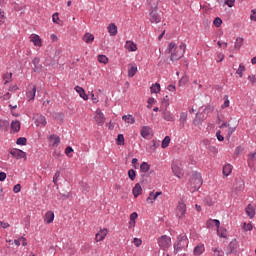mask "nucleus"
<instances>
[{"label":"nucleus","mask_w":256,"mask_h":256,"mask_svg":"<svg viewBox=\"0 0 256 256\" xmlns=\"http://www.w3.org/2000/svg\"><path fill=\"white\" fill-rule=\"evenodd\" d=\"M189 245V239H187V235L180 234L177 237V242L174 243V255H177L179 251H183L184 248Z\"/></svg>","instance_id":"nucleus-1"},{"label":"nucleus","mask_w":256,"mask_h":256,"mask_svg":"<svg viewBox=\"0 0 256 256\" xmlns=\"http://www.w3.org/2000/svg\"><path fill=\"white\" fill-rule=\"evenodd\" d=\"M190 182L195 191H199V189H201V185H203V178L201 177V173L193 172Z\"/></svg>","instance_id":"nucleus-2"},{"label":"nucleus","mask_w":256,"mask_h":256,"mask_svg":"<svg viewBox=\"0 0 256 256\" xmlns=\"http://www.w3.org/2000/svg\"><path fill=\"white\" fill-rule=\"evenodd\" d=\"M158 245L163 251H167L171 247V237L162 235L158 238Z\"/></svg>","instance_id":"nucleus-3"},{"label":"nucleus","mask_w":256,"mask_h":256,"mask_svg":"<svg viewBox=\"0 0 256 256\" xmlns=\"http://www.w3.org/2000/svg\"><path fill=\"white\" fill-rule=\"evenodd\" d=\"M10 155L15 159H27V153L17 148L10 150Z\"/></svg>","instance_id":"nucleus-4"},{"label":"nucleus","mask_w":256,"mask_h":256,"mask_svg":"<svg viewBox=\"0 0 256 256\" xmlns=\"http://www.w3.org/2000/svg\"><path fill=\"white\" fill-rule=\"evenodd\" d=\"M185 213H187V205L185 202L180 201L177 205V216L179 219H183V217H185Z\"/></svg>","instance_id":"nucleus-5"},{"label":"nucleus","mask_w":256,"mask_h":256,"mask_svg":"<svg viewBox=\"0 0 256 256\" xmlns=\"http://www.w3.org/2000/svg\"><path fill=\"white\" fill-rule=\"evenodd\" d=\"M94 119L98 125H103L105 123V114L98 108Z\"/></svg>","instance_id":"nucleus-6"},{"label":"nucleus","mask_w":256,"mask_h":256,"mask_svg":"<svg viewBox=\"0 0 256 256\" xmlns=\"http://www.w3.org/2000/svg\"><path fill=\"white\" fill-rule=\"evenodd\" d=\"M158 10H150V22L161 23V15L157 13Z\"/></svg>","instance_id":"nucleus-7"},{"label":"nucleus","mask_w":256,"mask_h":256,"mask_svg":"<svg viewBox=\"0 0 256 256\" xmlns=\"http://www.w3.org/2000/svg\"><path fill=\"white\" fill-rule=\"evenodd\" d=\"M205 119H207V116L203 115V113H196V116L193 120V125H202Z\"/></svg>","instance_id":"nucleus-8"},{"label":"nucleus","mask_w":256,"mask_h":256,"mask_svg":"<svg viewBox=\"0 0 256 256\" xmlns=\"http://www.w3.org/2000/svg\"><path fill=\"white\" fill-rule=\"evenodd\" d=\"M160 195H163V192L161 191H158L156 193L150 192L149 196L146 199L147 203H150V204L155 203V201H157V197H159Z\"/></svg>","instance_id":"nucleus-9"},{"label":"nucleus","mask_w":256,"mask_h":256,"mask_svg":"<svg viewBox=\"0 0 256 256\" xmlns=\"http://www.w3.org/2000/svg\"><path fill=\"white\" fill-rule=\"evenodd\" d=\"M52 147H59V143H61V138L55 134H52L48 138Z\"/></svg>","instance_id":"nucleus-10"},{"label":"nucleus","mask_w":256,"mask_h":256,"mask_svg":"<svg viewBox=\"0 0 256 256\" xmlns=\"http://www.w3.org/2000/svg\"><path fill=\"white\" fill-rule=\"evenodd\" d=\"M30 41L34 43L35 47H43V43L41 41V37L37 34H32L30 36Z\"/></svg>","instance_id":"nucleus-11"},{"label":"nucleus","mask_w":256,"mask_h":256,"mask_svg":"<svg viewBox=\"0 0 256 256\" xmlns=\"http://www.w3.org/2000/svg\"><path fill=\"white\" fill-rule=\"evenodd\" d=\"M140 135L143 137V139H148L151 135V127L143 126L140 130Z\"/></svg>","instance_id":"nucleus-12"},{"label":"nucleus","mask_w":256,"mask_h":256,"mask_svg":"<svg viewBox=\"0 0 256 256\" xmlns=\"http://www.w3.org/2000/svg\"><path fill=\"white\" fill-rule=\"evenodd\" d=\"M185 54H183V51L181 50H175V52H173L171 54V57H170V61H179V59H181Z\"/></svg>","instance_id":"nucleus-13"},{"label":"nucleus","mask_w":256,"mask_h":256,"mask_svg":"<svg viewBox=\"0 0 256 256\" xmlns=\"http://www.w3.org/2000/svg\"><path fill=\"white\" fill-rule=\"evenodd\" d=\"M35 123L37 127H45V125H47V119L45 118V116L39 115L37 116Z\"/></svg>","instance_id":"nucleus-14"},{"label":"nucleus","mask_w":256,"mask_h":256,"mask_svg":"<svg viewBox=\"0 0 256 256\" xmlns=\"http://www.w3.org/2000/svg\"><path fill=\"white\" fill-rule=\"evenodd\" d=\"M132 193L136 199L137 197H139V195H141V193H143V188L141 187L140 183L135 184V186L132 189Z\"/></svg>","instance_id":"nucleus-15"},{"label":"nucleus","mask_w":256,"mask_h":256,"mask_svg":"<svg viewBox=\"0 0 256 256\" xmlns=\"http://www.w3.org/2000/svg\"><path fill=\"white\" fill-rule=\"evenodd\" d=\"M172 172L179 179H181V177L183 176V170L177 164H172Z\"/></svg>","instance_id":"nucleus-16"},{"label":"nucleus","mask_w":256,"mask_h":256,"mask_svg":"<svg viewBox=\"0 0 256 256\" xmlns=\"http://www.w3.org/2000/svg\"><path fill=\"white\" fill-rule=\"evenodd\" d=\"M107 233H108L107 228H104L103 230H101L100 232H98V233L96 234L95 240H96L97 242L103 241V239H105V237H107Z\"/></svg>","instance_id":"nucleus-17"},{"label":"nucleus","mask_w":256,"mask_h":256,"mask_svg":"<svg viewBox=\"0 0 256 256\" xmlns=\"http://www.w3.org/2000/svg\"><path fill=\"white\" fill-rule=\"evenodd\" d=\"M75 91L77 93H79V96L84 99V101H87L89 99V96H87V94L85 93V89H83V87L81 86H76L75 87Z\"/></svg>","instance_id":"nucleus-18"},{"label":"nucleus","mask_w":256,"mask_h":256,"mask_svg":"<svg viewBox=\"0 0 256 256\" xmlns=\"http://www.w3.org/2000/svg\"><path fill=\"white\" fill-rule=\"evenodd\" d=\"M11 130L14 131V133H19V131H21V122L19 120L12 121Z\"/></svg>","instance_id":"nucleus-19"},{"label":"nucleus","mask_w":256,"mask_h":256,"mask_svg":"<svg viewBox=\"0 0 256 256\" xmlns=\"http://www.w3.org/2000/svg\"><path fill=\"white\" fill-rule=\"evenodd\" d=\"M195 256H199V255H203V253H205V245L203 244H199L194 248L193 251Z\"/></svg>","instance_id":"nucleus-20"},{"label":"nucleus","mask_w":256,"mask_h":256,"mask_svg":"<svg viewBox=\"0 0 256 256\" xmlns=\"http://www.w3.org/2000/svg\"><path fill=\"white\" fill-rule=\"evenodd\" d=\"M54 220H55V213H53V211H48L45 214L46 223L49 225L50 223H53Z\"/></svg>","instance_id":"nucleus-21"},{"label":"nucleus","mask_w":256,"mask_h":256,"mask_svg":"<svg viewBox=\"0 0 256 256\" xmlns=\"http://www.w3.org/2000/svg\"><path fill=\"white\" fill-rule=\"evenodd\" d=\"M147 3L150 7V11L159 10V0H147Z\"/></svg>","instance_id":"nucleus-22"},{"label":"nucleus","mask_w":256,"mask_h":256,"mask_svg":"<svg viewBox=\"0 0 256 256\" xmlns=\"http://www.w3.org/2000/svg\"><path fill=\"white\" fill-rule=\"evenodd\" d=\"M245 211L250 219H253V217H255V208L253 207V205L249 204L246 207Z\"/></svg>","instance_id":"nucleus-23"},{"label":"nucleus","mask_w":256,"mask_h":256,"mask_svg":"<svg viewBox=\"0 0 256 256\" xmlns=\"http://www.w3.org/2000/svg\"><path fill=\"white\" fill-rule=\"evenodd\" d=\"M107 29L111 37H115V35H117V25H115V23L109 24Z\"/></svg>","instance_id":"nucleus-24"},{"label":"nucleus","mask_w":256,"mask_h":256,"mask_svg":"<svg viewBox=\"0 0 256 256\" xmlns=\"http://www.w3.org/2000/svg\"><path fill=\"white\" fill-rule=\"evenodd\" d=\"M233 171V166L231 164H226L223 166V175L229 177L230 173Z\"/></svg>","instance_id":"nucleus-25"},{"label":"nucleus","mask_w":256,"mask_h":256,"mask_svg":"<svg viewBox=\"0 0 256 256\" xmlns=\"http://www.w3.org/2000/svg\"><path fill=\"white\" fill-rule=\"evenodd\" d=\"M93 41H95V36L89 32H87L84 36H83V42L84 43H93Z\"/></svg>","instance_id":"nucleus-26"},{"label":"nucleus","mask_w":256,"mask_h":256,"mask_svg":"<svg viewBox=\"0 0 256 256\" xmlns=\"http://www.w3.org/2000/svg\"><path fill=\"white\" fill-rule=\"evenodd\" d=\"M32 63H33V65H34V67H33L34 73H37V71H41V66H39V63H41V59L35 57V58L32 60Z\"/></svg>","instance_id":"nucleus-27"},{"label":"nucleus","mask_w":256,"mask_h":256,"mask_svg":"<svg viewBox=\"0 0 256 256\" xmlns=\"http://www.w3.org/2000/svg\"><path fill=\"white\" fill-rule=\"evenodd\" d=\"M228 248L230 249L226 255H231V253H237V244L234 241H231L228 245Z\"/></svg>","instance_id":"nucleus-28"},{"label":"nucleus","mask_w":256,"mask_h":256,"mask_svg":"<svg viewBox=\"0 0 256 256\" xmlns=\"http://www.w3.org/2000/svg\"><path fill=\"white\" fill-rule=\"evenodd\" d=\"M125 48L133 52L137 50V44H135L133 41H127Z\"/></svg>","instance_id":"nucleus-29"},{"label":"nucleus","mask_w":256,"mask_h":256,"mask_svg":"<svg viewBox=\"0 0 256 256\" xmlns=\"http://www.w3.org/2000/svg\"><path fill=\"white\" fill-rule=\"evenodd\" d=\"M122 119L125 121V123H129L130 125L135 123V117H133L131 114L122 116Z\"/></svg>","instance_id":"nucleus-30"},{"label":"nucleus","mask_w":256,"mask_h":256,"mask_svg":"<svg viewBox=\"0 0 256 256\" xmlns=\"http://www.w3.org/2000/svg\"><path fill=\"white\" fill-rule=\"evenodd\" d=\"M37 93V86H33L32 90L27 92V97L30 99V101H33L35 99V95Z\"/></svg>","instance_id":"nucleus-31"},{"label":"nucleus","mask_w":256,"mask_h":256,"mask_svg":"<svg viewBox=\"0 0 256 256\" xmlns=\"http://www.w3.org/2000/svg\"><path fill=\"white\" fill-rule=\"evenodd\" d=\"M149 169H151V165H149V163H147V162H143V163L140 165V171H141V173H147V172H149Z\"/></svg>","instance_id":"nucleus-32"},{"label":"nucleus","mask_w":256,"mask_h":256,"mask_svg":"<svg viewBox=\"0 0 256 256\" xmlns=\"http://www.w3.org/2000/svg\"><path fill=\"white\" fill-rule=\"evenodd\" d=\"M169 143H171V137L165 136L161 144L162 149H167V147H169Z\"/></svg>","instance_id":"nucleus-33"},{"label":"nucleus","mask_w":256,"mask_h":256,"mask_svg":"<svg viewBox=\"0 0 256 256\" xmlns=\"http://www.w3.org/2000/svg\"><path fill=\"white\" fill-rule=\"evenodd\" d=\"M2 78L5 81L4 85H7V83H9V81H11V79H13V73L7 72V73L3 74Z\"/></svg>","instance_id":"nucleus-34"},{"label":"nucleus","mask_w":256,"mask_h":256,"mask_svg":"<svg viewBox=\"0 0 256 256\" xmlns=\"http://www.w3.org/2000/svg\"><path fill=\"white\" fill-rule=\"evenodd\" d=\"M136 73H137V65H132L128 69V77H135Z\"/></svg>","instance_id":"nucleus-35"},{"label":"nucleus","mask_w":256,"mask_h":256,"mask_svg":"<svg viewBox=\"0 0 256 256\" xmlns=\"http://www.w3.org/2000/svg\"><path fill=\"white\" fill-rule=\"evenodd\" d=\"M163 119H165V121H174L173 115L169 111H164Z\"/></svg>","instance_id":"nucleus-36"},{"label":"nucleus","mask_w":256,"mask_h":256,"mask_svg":"<svg viewBox=\"0 0 256 256\" xmlns=\"http://www.w3.org/2000/svg\"><path fill=\"white\" fill-rule=\"evenodd\" d=\"M151 93H157V91H161V84L155 83L150 87Z\"/></svg>","instance_id":"nucleus-37"},{"label":"nucleus","mask_w":256,"mask_h":256,"mask_svg":"<svg viewBox=\"0 0 256 256\" xmlns=\"http://www.w3.org/2000/svg\"><path fill=\"white\" fill-rule=\"evenodd\" d=\"M98 61L99 63H103L104 65H107V63H109V58H107V56L105 55H98Z\"/></svg>","instance_id":"nucleus-38"},{"label":"nucleus","mask_w":256,"mask_h":256,"mask_svg":"<svg viewBox=\"0 0 256 256\" xmlns=\"http://www.w3.org/2000/svg\"><path fill=\"white\" fill-rule=\"evenodd\" d=\"M116 143L117 145H125V136H123V134H118Z\"/></svg>","instance_id":"nucleus-39"},{"label":"nucleus","mask_w":256,"mask_h":256,"mask_svg":"<svg viewBox=\"0 0 256 256\" xmlns=\"http://www.w3.org/2000/svg\"><path fill=\"white\" fill-rule=\"evenodd\" d=\"M128 177L131 181H135L136 177H137V172L134 169H130L128 171Z\"/></svg>","instance_id":"nucleus-40"},{"label":"nucleus","mask_w":256,"mask_h":256,"mask_svg":"<svg viewBox=\"0 0 256 256\" xmlns=\"http://www.w3.org/2000/svg\"><path fill=\"white\" fill-rule=\"evenodd\" d=\"M243 47V38L238 37L235 42V49H241Z\"/></svg>","instance_id":"nucleus-41"},{"label":"nucleus","mask_w":256,"mask_h":256,"mask_svg":"<svg viewBox=\"0 0 256 256\" xmlns=\"http://www.w3.org/2000/svg\"><path fill=\"white\" fill-rule=\"evenodd\" d=\"M242 229H243V231H253V224H251V223L247 224L246 222H244Z\"/></svg>","instance_id":"nucleus-42"},{"label":"nucleus","mask_w":256,"mask_h":256,"mask_svg":"<svg viewBox=\"0 0 256 256\" xmlns=\"http://www.w3.org/2000/svg\"><path fill=\"white\" fill-rule=\"evenodd\" d=\"M236 73H237V75H239V77H243V73H245V65L240 64Z\"/></svg>","instance_id":"nucleus-43"},{"label":"nucleus","mask_w":256,"mask_h":256,"mask_svg":"<svg viewBox=\"0 0 256 256\" xmlns=\"http://www.w3.org/2000/svg\"><path fill=\"white\" fill-rule=\"evenodd\" d=\"M0 128L7 131V129H9V121L0 120Z\"/></svg>","instance_id":"nucleus-44"},{"label":"nucleus","mask_w":256,"mask_h":256,"mask_svg":"<svg viewBox=\"0 0 256 256\" xmlns=\"http://www.w3.org/2000/svg\"><path fill=\"white\" fill-rule=\"evenodd\" d=\"M213 25L219 28L221 25H223V20L220 17H216L213 21Z\"/></svg>","instance_id":"nucleus-45"},{"label":"nucleus","mask_w":256,"mask_h":256,"mask_svg":"<svg viewBox=\"0 0 256 256\" xmlns=\"http://www.w3.org/2000/svg\"><path fill=\"white\" fill-rule=\"evenodd\" d=\"M173 49L177 50V44H175V42L169 43L167 52L168 53H173Z\"/></svg>","instance_id":"nucleus-46"},{"label":"nucleus","mask_w":256,"mask_h":256,"mask_svg":"<svg viewBox=\"0 0 256 256\" xmlns=\"http://www.w3.org/2000/svg\"><path fill=\"white\" fill-rule=\"evenodd\" d=\"M213 111H215V107L211 106V105H207L205 108H204V113L206 115H209V113H213Z\"/></svg>","instance_id":"nucleus-47"},{"label":"nucleus","mask_w":256,"mask_h":256,"mask_svg":"<svg viewBox=\"0 0 256 256\" xmlns=\"http://www.w3.org/2000/svg\"><path fill=\"white\" fill-rule=\"evenodd\" d=\"M17 145H27V138L25 137H20L16 140Z\"/></svg>","instance_id":"nucleus-48"},{"label":"nucleus","mask_w":256,"mask_h":256,"mask_svg":"<svg viewBox=\"0 0 256 256\" xmlns=\"http://www.w3.org/2000/svg\"><path fill=\"white\" fill-rule=\"evenodd\" d=\"M229 96L228 95H225L224 96V103L223 105L221 106V109H227V107H229Z\"/></svg>","instance_id":"nucleus-49"},{"label":"nucleus","mask_w":256,"mask_h":256,"mask_svg":"<svg viewBox=\"0 0 256 256\" xmlns=\"http://www.w3.org/2000/svg\"><path fill=\"white\" fill-rule=\"evenodd\" d=\"M137 217H139V215L137 214V212H133V213L130 215V224L135 225V219H137Z\"/></svg>","instance_id":"nucleus-50"},{"label":"nucleus","mask_w":256,"mask_h":256,"mask_svg":"<svg viewBox=\"0 0 256 256\" xmlns=\"http://www.w3.org/2000/svg\"><path fill=\"white\" fill-rule=\"evenodd\" d=\"M59 177H61V171H56V173L54 174V177H53V183L54 185H57V181L59 180Z\"/></svg>","instance_id":"nucleus-51"},{"label":"nucleus","mask_w":256,"mask_h":256,"mask_svg":"<svg viewBox=\"0 0 256 256\" xmlns=\"http://www.w3.org/2000/svg\"><path fill=\"white\" fill-rule=\"evenodd\" d=\"M228 133H227V136H226V139H231V135H233V133H235V127H228Z\"/></svg>","instance_id":"nucleus-52"},{"label":"nucleus","mask_w":256,"mask_h":256,"mask_svg":"<svg viewBox=\"0 0 256 256\" xmlns=\"http://www.w3.org/2000/svg\"><path fill=\"white\" fill-rule=\"evenodd\" d=\"M180 121L183 123V125H185V121H187V112H181Z\"/></svg>","instance_id":"nucleus-53"},{"label":"nucleus","mask_w":256,"mask_h":256,"mask_svg":"<svg viewBox=\"0 0 256 256\" xmlns=\"http://www.w3.org/2000/svg\"><path fill=\"white\" fill-rule=\"evenodd\" d=\"M163 107H169V96H165L162 100Z\"/></svg>","instance_id":"nucleus-54"},{"label":"nucleus","mask_w":256,"mask_h":256,"mask_svg":"<svg viewBox=\"0 0 256 256\" xmlns=\"http://www.w3.org/2000/svg\"><path fill=\"white\" fill-rule=\"evenodd\" d=\"M216 137H217L218 141H225V137H223V135H221V130H218L216 132Z\"/></svg>","instance_id":"nucleus-55"},{"label":"nucleus","mask_w":256,"mask_h":256,"mask_svg":"<svg viewBox=\"0 0 256 256\" xmlns=\"http://www.w3.org/2000/svg\"><path fill=\"white\" fill-rule=\"evenodd\" d=\"M133 243L137 247H141V244L143 243V241L141 239H139V238H134Z\"/></svg>","instance_id":"nucleus-56"},{"label":"nucleus","mask_w":256,"mask_h":256,"mask_svg":"<svg viewBox=\"0 0 256 256\" xmlns=\"http://www.w3.org/2000/svg\"><path fill=\"white\" fill-rule=\"evenodd\" d=\"M52 21L53 23H59V13L56 12L52 15Z\"/></svg>","instance_id":"nucleus-57"},{"label":"nucleus","mask_w":256,"mask_h":256,"mask_svg":"<svg viewBox=\"0 0 256 256\" xmlns=\"http://www.w3.org/2000/svg\"><path fill=\"white\" fill-rule=\"evenodd\" d=\"M248 81H250V83H252V85H255V83H256V76L255 75H249L248 76Z\"/></svg>","instance_id":"nucleus-58"},{"label":"nucleus","mask_w":256,"mask_h":256,"mask_svg":"<svg viewBox=\"0 0 256 256\" xmlns=\"http://www.w3.org/2000/svg\"><path fill=\"white\" fill-rule=\"evenodd\" d=\"M71 153H73V147L68 146L65 149V154L69 157V155H71Z\"/></svg>","instance_id":"nucleus-59"},{"label":"nucleus","mask_w":256,"mask_h":256,"mask_svg":"<svg viewBox=\"0 0 256 256\" xmlns=\"http://www.w3.org/2000/svg\"><path fill=\"white\" fill-rule=\"evenodd\" d=\"M212 251L216 256H223V251H219L217 248H212Z\"/></svg>","instance_id":"nucleus-60"},{"label":"nucleus","mask_w":256,"mask_h":256,"mask_svg":"<svg viewBox=\"0 0 256 256\" xmlns=\"http://www.w3.org/2000/svg\"><path fill=\"white\" fill-rule=\"evenodd\" d=\"M21 191V184H16L13 188L14 193H19Z\"/></svg>","instance_id":"nucleus-61"},{"label":"nucleus","mask_w":256,"mask_h":256,"mask_svg":"<svg viewBox=\"0 0 256 256\" xmlns=\"http://www.w3.org/2000/svg\"><path fill=\"white\" fill-rule=\"evenodd\" d=\"M225 5L233 7L235 5V0H225Z\"/></svg>","instance_id":"nucleus-62"},{"label":"nucleus","mask_w":256,"mask_h":256,"mask_svg":"<svg viewBox=\"0 0 256 256\" xmlns=\"http://www.w3.org/2000/svg\"><path fill=\"white\" fill-rule=\"evenodd\" d=\"M242 151H243V147L238 146L235 149L234 155H240V153H242Z\"/></svg>","instance_id":"nucleus-63"},{"label":"nucleus","mask_w":256,"mask_h":256,"mask_svg":"<svg viewBox=\"0 0 256 256\" xmlns=\"http://www.w3.org/2000/svg\"><path fill=\"white\" fill-rule=\"evenodd\" d=\"M251 13H252V14L250 15L251 21H256V10H252Z\"/></svg>","instance_id":"nucleus-64"}]
</instances>
